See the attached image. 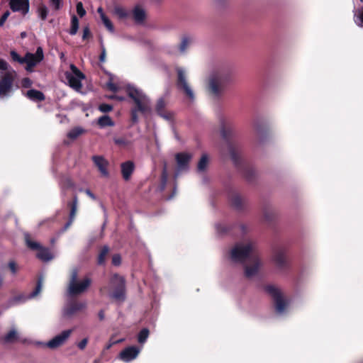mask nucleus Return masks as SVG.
I'll return each mask as SVG.
<instances>
[{
	"label": "nucleus",
	"mask_w": 363,
	"mask_h": 363,
	"mask_svg": "<svg viewBox=\"0 0 363 363\" xmlns=\"http://www.w3.org/2000/svg\"><path fill=\"white\" fill-rule=\"evenodd\" d=\"M44 58L43 50L41 47H38L35 53L28 52L24 56L25 63L28 65V67H35L37 64L40 62Z\"/></svg>",
	"instance_id": "15"
},
{
	"label": "nucleus",
	"mask_w": 363,
	"mask_h": 363,
	"mask_svg": "<svg viewBox=\"0 0 363 363\" xmlns=\"http://www.w3.org/2000/svg\"><path fill=\"white\" fill-rule=\"evenodd\" d=\"M8 267L11 270L13 275H15L18 272V267L14 261H10L8 263Z\"/></svg>",
	"instance_id": "47"
},
{
	"label": "nucleus",
	"mask_w": 363,
	"mask_h": 363,
	"mask_svg": "<svg viewBox=\"0 0 363 363\" xmlns=\"http://www.w3.org/2000/svg\"><path fill=\"white\" fill-rule=\"evenodd\" d=\"M176 70L177 72V87L182 90L191 100L194 101L195 98L194 93L188 83L185 69L182 67H177Z\"/></svg>",
	"instance_id": "9"
},
{
	"label": "nucleus",
	"mask_w": 363,
	"mask_h": 363,
	"mask_svg": "<svg viewBox=\"0 0 363 363\" xmlns=\"http://www.w3.org/2000/svg\"><path fill=\"white\" fill-rule=\"evenodd\" d=\"M162 186H161V189L162 190H163L164 188H165V186L167 184V179H168V174H167V164L164 163V167H163V169H162Z\"/></svg>",
	"instance_id": "35"
},
{
	"label": "nucleus",
	"mask_w": 363,
	"mask_h": 363,
	"mask_svg": "<svg viewBox=\"0 0 363 363\" xmlns=\"http://www.w3.org/2000/svg\"><path fill=\"white\" fill-rule=\"evenodd\" d=\"M112 263L115 266H118V265L121 264V257L120 255L116 254V255H114L113 256V257H112Z\"/></svg>",
	"instance_id": "50"
},
{
	"label": "nucleus",
	"mask_w": 363,
	"mask_h": 363,
	"mask_svg": "<svg viewBox=\"0 0 363 363\" xmlns=\"http://www.w3.org/2000/svg\"><path fill=\"white\" fill-rule=\"evenodd\" d=\"M106 86L110 91L113 92H116L119 89L118 85L113 82L112 78H111L109 81L106 83Z\"/></svg>",
	"instance_id": "42"
},
{
	"label": "nucleus",
	"mask_w": 363,
	"mask_h": 363,
	"mask_svg": "<svg viewBox=\"0 0 363 363\" xmlns=\"http://www.w3.org/2000/svg\"><path fill=\"white\" fill-rule=\"evenodd\" d=\"M272 262L279 270L286 269L289 266V262L285 250L282 248L276 249L273 252Z\"/></svg>",
	"instance_id": "13"
},
{
	"label": "nucleus",
	"mask_w": 363,
	"mask_h": 363,
	"mask_svg": "<svg viewBox=\"0 0 363 363\" xmlns=\"http://www.w3.org/2000/svg\"><path fill=\"white\" fill-rule=\"evenodd\" d=\"M208 163V157L206 154H203L201 156V157L198 163V166H197L198 171L199 172L205 171V169L207 167Z\"/></svg>",
	"instance_id": "32"
},
{
	"label": "nucleus",
	"mask_w": 363,
	"mask_h": 363,
	"mask_svg": "<svg viewBox=\"0 0 363 363\" xmlns=\"http://www.w3.org/2000/svg\"><path fill=\"white\" fill-rule=\"evenodd\" d=\"M163 0H152L155 4H160Z\"/></svg>",
	"instance_id": "63"
},
{
	"label": "nucleus",
	"mask_w": 363,
	"mask_h": 363,
	"mask_svg": "<svg viewBox=\"0 0 363 363\" xmlns=\"http://www.w3.org/2000/svg\"><path fill=\"white\" fill-rule=\"evenodd\" d=\"M16 75V73L13 69L9 70L5 73L2 79L0 80L1 94H5L11 90Z\"/></svg>",
	"instance_id": "14"
},
{
	"label": "nucleus",
	"mask_w": 363,
	"mask_h": 363,
	"mask_svg": "<svg viewBox=\"0 0 363 363\" xmlns=\"http://www.w3.org/2000/svg\"><path fill=\"white\" fill-rule=\"evenodd\" d=\"M62 0H50V5L55 11L60 10L62 7Z\"/></svg>",
	"instance_id": "38"
},
{
	"label": "nucleus",
	"mask_w": 363,
	"mask_h": 363,
	"mask_svg": "<svg viewBox=\"0 0 363 363\" xmlns=\"http://www.w3.org/2000/svg\"><path fill=\"white\" fill-rule=\"evenodd\" d=\"M10 16V12L9 11H6L4 13L2 16L0 18V27L3 26L5 21L7 20L9 16Z\"/></svg>",
	"instance_id": "52"
},
{
	"label": "nucleus",
	"mask_w": 363,
	"mask_h": 363,
	"mask_svg": "<svg viewBox=\"0 0 363 363\" xmlns=\"http://www.w3.org/2000/svg\"><path fill=\"white\" fill-rule=\"evenodd\" d=\"M99 109L101 112L108 113L113 109V106L108 104H101L99 105Z\"/></svg>",
	"instance_id": "45"
},
{
	"label": "nucleus",
	"mask_w": 363,
	"mask_h": 363,
	"mask_svg": "<svg viewBox=\"0 0 363 363\" xmlns=\"http://www.w3.org/2000/svg\"><path fill=\"white\" fill-rule=\"evenodd\" d=\"M123 341V339H121V340H115V341H111L106 347L107 349H109L112 345L116 344V343H119V342H121Z\"/></svg>",
	"instance_id": "58"
},
{
	"label": "nucleus",
	"mask_w": 363,
	"mask_h": 363,
	"mask_svg": "<svg viewBox=\"0 0 363 363\" xmlns=\"http://www.w3.org/2000/svg\"><path fill=\"white\" fill-rule=\"evenodd\" d=\"M113 141L116 145L121 147H125L130 144V142L124 138H115Z\"/></svg>",
	"instance_id": "39"
},
{
	"label": "nucleus",
	"mask_w": 363,
	"mask_h": 363,
	"mask_svg": "<svg viewBox=\"0 0 363 363\" xmlns=\"http://www.w3.org/2000/svg\"><path fill=\"white\" fill-rule=\"evenodd\" d=\"M37 13L38 17L41 18L43 21H45L48 17V9L45 5L41 4L38 6L37 9Z\"/></svg>",
	"instance_id": "34"
},
{
	"label": "nucleus",
	"mask_w": 363,
	"mask_h": 363,
	"mask_svg": "<svg viewBox=\"0 0 363 363\" xmlns=\"http://www.w3.org/2000/svg\"><path fill=\"white\" fill-rule=\"evenodd\" d=\"M78 29H79V20H78L77 17L75 15H74L72 16L71 28L69 31V33L71 35H74L77 33Z\"/></svg>",
	"instance_id": "31"
},
{
	"label": "nucleus",
	"mask_w": 363,
	"mask_h": 363,
	"mask_svg": "<svg viewBox=\"0 0 363 363\" xmlns=\"http://www.w3.org/2000/svg\"><path fill=\"white\" fill-rule=\"evenodd\" d=\"M193 41L192 36L189 35H184L181 38V42L179 45V50L181 54L186 53L188 48L190 46Z\"/></svg>",
	"instance_id": "21"
},
{
	"label": "nucleus",
	"mask_w": 363,
	"mask_h": 363,
	"mask_svg": "<svg viewBox=\"0 0 363 363\" xmlns=\"http://www.w3.org/2000/svg\"><path fill=\"white\" fill-rule=\"evenodd\" d=\"M230 258L234 262L245 264V275L247 278L255 276L262 266L254 244L250 241L236 244L231 250Z\"/></svg>",
	"instance_id": "1"
},
{
	"label": "nucleus",
	"mask_w": 363,
	"mask_h": 363,
	"mask_svg": "<svg viewBox=\"0 0 363 363\" xmlns=\"http://www.w3.org/2000/svg\"><path fill=\"white\" fill-rule=\"evenodd\" d=\"M17 338V332L15 329H12L3 337V342L4 343H11L16 341Z\"/></svg>",
	"instance_id": "29"
},
{
	"label": "nucleus",
	"mask_w": 363,
	"mask_h": 363,
	"mask_svg": "<svg viewBox=\"0 0 363 363\" xmlns=\"http://www.w3.org/2000/svg\"><path fill=\"white\" fill-rule=\"evenodd\" d=\"M33 67H28V65H27L26 67V69L28 72H32V68Z\"/></svg>",
	"instance_id": "62"
},
{
	"label": "nucleus",
	"mask_w": 363,
	"mask_h": 363,
	"mask_svg": "<svg viewBox=\"0 0 363 363\" xmlns=\"http://www.w3.org/2000/svg\"><path fill=\"white\" fill-rule=\"evenodd\" d=\"M192 154L189 152H179L175 155V160L177 164V172L175 177H177L179 172L189 170V163L192 159Z\"/></svg>",
	"instance_id": "12"
},
{
	"label": "nucleus",
	"mask_w": 363,
	"mask_h": 363,
	"mask_svg": "<svg viewBox=\"0 0 363 363\" xmlns=\"http://www.w3.org/2000/svg\"><path fill=\"white\" fill-rule=\"evenodd\" d=\"M77 196H74L73 202L71 205V211L69 213V218L71 219H74L76 212H77Z\"/></svg>",
	"instance_id": "37"
},
{
	"label": "nucleus",
	"mask_w": 363,
	"mask_h": 363,
	"mask_svg": "<svg viewBox=\"0 0 363 363\" xmlns=\"http://www.w3.org/2000/svg\"><path fill=\"white\" fill-rule=\"evenodd\" d=\"M95 166L99 170L101 174L105 177H108L109 173L108 171V162L101 155H94L91 157Z\"/></svg>",
	"instance_id": "18"
},
{
	"label": "nucleus",
	"mask_w": 363,
	"mask_h": 363,
	"mask_svg": "<svg viewBox=\"0 0 363 363\" xmlns=\"http://www.w3.org/2000/svg\"><path fill=\"white\" fill-rule=\"evenodd\" d=\"M26 96L30 100L34 101H42L45 99L43 92L35 89H30L26 92Z\"/></svg>",
	"instance_id": "22"
},
{
	"label": "nucleus",
	"mask_w": 363,
	"mask_h": 363,
	"mask_svg": "<svg viewBox=\"0 0 363 363\" xmlns=\"http://www.w3.org/2000/svg\"><path fill=\"white\" fill-rule=\"evenodd\" d=\"M24 237L28 247L33 250H38L36 256L39 259L43 262H49L53 259V255L50 250L47 247H42L40 243L31 240L28 233L24 234Z\"/></svg>",
	"instance_id": "7"
},
{
	"label": "nucleus",
	"mask_w": 363,
	"mask_h": 363,
	"mask_svg": "<svg viewBox=\"0 0 363 363\" xmlns=\"http://www.w3.org/2000/svg\"><path fill=\"white\" fill-rule=\"evenodd\" d=\"M97 12L99 13L101 18H102V16H106L103 11V9L101 7H99L97 9Z\"/></svg>",
	"instance_id": "60"
},
{
	"label": "nucleus",
	"mask_w": 363,
	"mask_h": 363,
	"mask_svg": "<svg viewBox=\"0 0 363 363\" xmlns=\"http://www.w3.org/2000/svg\"><path fill=\"white\" fill-rule=\"evenodd\" d=\"M98 125L100 126V128H105L107 126L112 127L115 125V123L110 116L104 115L99 118Z\"/></svg>",
	"instance_id": "23"
},
{
	"label": "nucleus",
	"mask_w": 363,
	"mask_h": 363,
	"mask_svg": "<svg viewBox=\"0 0 363 363\" xmlns=\"http://www.w3.org/2000/svg\"><path fill=\"white\" fill-rule=\"evenodd\" d=\"M265 291L273 298L276 312L279 315L284 314L289 306V301L283 298L279 289L268 285L265 287Z\"/></svg>",
	"instance_id": "5"
},
{
	"label": "nucleus",
	"mask_w": 363,
	"mask_h": 363,
	"mask_svg": "<svg viewBox=\"0 0 363 363\" xmlns=\"http://www.w3.org/2000/svg\"><path fill=\"white\" fill-rule=\"evenodd\" d=\"M100 45L101 49V53L99 56V61L101 62H104L106 60V49L104 45L103 40L101 38L100 39Z\"/></svg>",
	"instance_id": "44"
},
{
	"label": "nucleus",
	"mask_w": 363,
	"mask_h": 363,
	"mask_svg": "<svg viewBox=\"0 0 363 363\" xmlns=\"http://www.w3.org/2000/svg\"><path fill=\"white\" fill-rule=\"evenodd\" d=\"M72 332V329L65 330L47 342L45 345L52 350L57 349L67 341Z\"/></svg>",
	"instance_id": "10"
},
{
	"label": "nucleus",
	"mask_w": 363,
	"mask_h": 363,
	"mask_svg": "<svg viewBox=\"0 0 363 363\" xmlns=\"http://www.w3.org/2000/svg\"><path fill=\"white\" fill-rule=\"evenodd\" d=\"M84 132V130L82 128L77 127L71 130H69L67 133V138L71 140L77 139L80 135H82Z\"/></svg>",
	"instance_id": "30"
},
{
	"label": "nucleus",
	"mask_w": 363,
	"mask_h": 363,
	"mask_svg": "<svg viewBox=\"0 0 363 363\" xmlns=\"http://www.w3.org/2000/svg\"><path fill=\"white\" fill-rule=\"evenodd\" d=\"M99 318L100 320H103L105 318V315H104V311L103 310H101L99 312Z\"/></svg>",
	"instance_id": "59"
},
{
	"label": "nucleus",
	"mask_w": 363,
	"mask_h": 363,
	"mask_svg": "<svg viewBox=\"0 0 363 363\" xmlns=\"http://www.w3.org/2000/svg\"><path fill=\"white\" fill-rule=\"evenodd\" d=\"M216 228L219 234L225 233L228 231V228L225 225L222 223H218L216 225Z\"/></svg>",
	"instance_id": "48"
},
{
	"label": "nucleus",
	"mask_w": 363,
	"mask_h": 363,
	"mask_svg": "<svg viewBox=\"0 0 363 363\" xmlns=\"http://www.w3.org/2000/svg\"><path fill=\"white\" fill-rule=\"evenodd\" d=\"M133 16L137 23H142L146 17L145 9L140 6H136L133 10Z\"/></svg>",
	"instance_id": "20"
},
{
	"label": "nucleus",
	"mask_w": 363,
	"mask_h": 363,
	"mask_svg": "<svg viewBox=\"0 0 363 363\" xmlns=\"http://www.w3.org/2000/svg\"><path fill=\"white\" fill-rule=\"evenodd\" d=\"M222 135L224 138H228V135H227V130L225 129H223L222 130Z\"/></svg>",
	"instance_id": "61"
},
{
	"label": "nucleus",
	"mask_w": 363,
	"mask_h": 363,
	"mask_svg": "<svg viewBox=\"0 0 363 363\" xmlns=\"http://www.w3.org/2000/svg\"><path fill=\"white\" fill-rule=\"evenodd\" d=\"M32 84V81L28 77L23 78L21 81V85L23 87L28 88L30 87Z\"/></svg>",
	"instance_id": "49"
},
{
	"label": "nucleus",
	"mask_w": 363,
	"mask_h": 363,
	"mask_svg": "<svg viewBox=\"0 0 363 363\" xmlns=\"http://www.w3.org/2000/svg\"><path fill=\"white\" fill-rule=\"evenodd\" d=\"M11 56L13 61H16L20 64L25 63L24 57H21L14 50L11 51Z\"/></svg>",
	"instance_id": "40"
},
{
	"label": "nucleus",
	"mask_w": 363,
	"mask_h": 363,
	"mask_svg": "<svg viewBox=\"0 0 363 363\" xmlns=\"http://www.w3.org/2000/svg\"><path fill=\"white\" fill-rule=\"evenodd\" d=\"M88 343V338L85 337L82 339L78 344L77 347L80 350H84L85 347H86Z\"/></svg>",
	"instance_id": "51"
},
{
	"label": "nucleus",
	"mask_w": 363,
	"mask_h": 363,
	"mask_svg": "<svg viewBox=\"0 0 363 363\" xmlns=\"http://www.w3.org/2000/svg\"><path fill=\"white\" fill-rule=\"evenodd\" d=\"M74 219H71V218H69V220L66 223L64 228H62V231H65L72 223Z\"/></svg>",
	"instance_id": "56"
},
{
	"label": "nucleus",
	"mask_w": 363,
	"mask_h": 363,
	"mask_svg": "<svg viewBox=\"0 0 363 363\" xmlns=\"http://www.w3.org/2000/svg\"><path fill=\"white\" fill-rule=\"evenodd\" d=\"M127 93L135 104L130 110L131 121L133 123H137L139 121L138 113H140L143 116L150 113V100L142 90L130 85L127 86Z\"/></svg>",
	"instance_id": "2"
},
{
	"label": "nucleus",
	"mask_w": 363,
	"mask_h": 363,
	"mask_svg": "<svg viewBox=\"0 0 363 363\" xmlns=\"http://www.w3.org/2000/svg\"><path fill=\"white\" fill-rule=\"evenodd\" d=\"M76 9H77V12L80 17H83L86 14V11L84 9L83 4L81 1L77 2Z\"/></svg>",
	"instance_id": "46"
},
{
	"label": "nucleus",
	"mask_w": 363,
	"mask_h": 363,
	"mask_svg": "<svg viewBox=\"0 0 363 363\" xmlns=\"http://www.w3.org/2000/svg\"><path fill=\"white\" fill-rule=\"evenodd\" d=\"M9 68V64L3 59H0V70H7Z\"/></svg>",
	"instance_id": "53"
},
{
	"label": "nucleus",
	"mask_w": 363,
	"mask_h": 363,
	"mask_svg": "<svg viewBox=\"0 0 363 363\" xmlns=\"http://www.w3.org/2000/svg\"><path fill=\"white\" fill-rule=\"evenodd\" d=\"M85 193L86 194L89 196L91 199L93 200H96V196L89 190V189H86L85 190Z\"/></svg>",
	"instance_id": "57"
},
{
	"label": "nucleus",
	"mask_w": 363,
	"mask_h": 363,
	"mask_svg": "<svg viewBox=\"0 0 363 363\" xmlns=\"http://www.w3.org/2000/svg\"><path fill=\"white\" fill-rule=\"evenodd\" d=\"M89 35H91L90 30L88 26L84 27L83 28V35H82V39L85 40L86 39Z\"/></svg>",
	"instance_id": "54"
},
{
	"label": "nucleus",
	"mask_w": 363,
	"mask_h": 363,
	"mask_svg": "<svg viewBox=\"0 0 363 363\" xmlns=\"http://www.w3.org/2000/svg\"><path fill=\"white\" fill-rule=\"evenodd\" d=\"M41 288H42V281L40 279H39L38 281L35 289L30 294L29 298H33L35 296H37L40 293Z\"/></svg>",
	"instance_id": "43"
},
{
	"label": "nucleus",
	"mask_w": 363,
	"mask_h": 363,
	"mask_svg": "<svg viewBox=\"0 0 363 363\" xmlns=\"http://www.w3.org/2000/svg\"><path fill=\"white\" fill-rule=\"evenodd\" d=\"M109 252V247L107 245H104L98 256L97 263L99 265H104L106 263V257Z\"/></svg>",
	"instance_id": "24"
},
{
	"label": "nucleus",
	"mask_w": 363,
	"mask_h": 363,
	"mask_svg": "<svg viewBox=\"0 0 363 363\" xmlns=\"http://www.w3.org/2000/svg\"><path fill=\"white\" fill-rule=\"evenodd\" d=\"M149 336V330L147 328L142 329L138 335V341L140 344H144Z\"/></svg>",
	"instance_id": "33"
},
{
	"label": "nucleus",
	"mask_w": 363,
	"mask_h": 363,
	"mask_svg": "<svg viewBox=\"0 0 363 363\" xmlns=\"http://www.w3.org/2000/svg\"><path fill=\"white\" fill-rule=\"evenodd\" d=\"M230 81V76L228 72L223 70L214 71L208 77L207 91L214 99H219L223 94Z\"/></svg>",
	"instance_id": "3"
},
{
	"label": "nucleus",
	"mask_w": 363,
	"mask_h": 363,
	"mask_svg": "<svg viewBox=\"0 0 363 363\" xmlns=\"http://www.w3.org/2000/svg\"><path fill=\"white\" fill-rule=\"evenodd\" d=\"M165 106V104L163 99H160L157 101V106H156V111L157 113L162 118H165L166 120H170L171 119V115L169 113H164L163 112V109Z\"/></svg>",
	"instance_id": "25"
},
{
	"label": "nucleus",
	"mask_w": 363,
	"mask_h": 363,
	"mask_svg": "<svg viewBox=\"0 0 363 363\" xmlns=\"http://www.w3.org/2000/svg\"><path fill=\"white\" fill-rule=\"evenodd\" d=\"M229 150L232 160L235 164H238L239 162V156L232 146L229 147Z\"/></svg>",
	"instance_id": "41"
},
{
	"label": "nucleus",
	"mask_w": 363,
	"mask_h": 363,
	"mask_svg": "<svg viewBox=\"0 0 363 363\" xmlns=\"http://www.w3.org/2000/svg\"><path fill=\"white\" fill-rule=\"evenodd\" d=\"M121 167L123 178L125 181L129 180L135 169L134 163L132 161H127L122 163Z\"/></svg>",
	"instance_id": "19"
},
{
	"label": "nucleus",
	"mask_w": 363,
	"mask_h": 363,
	"mask_svg": "<svg viewBox=\"0 0 363 363\" xmlns=\"http://www.w3.org/2000/svg\"><path fill=\"white\" fill-rule=\"evenodd\" d=\"M9 6L13 12H21L23 15L29 11L28 0H9Z\"/></svg>",
	"instance_id": "17"
},
{
	"label": "nucleus",
	"mask_w": 363,
	"mask_h": 363,
	"mask_svg": "<svg viewBox=\"0 0 363 363\" xmlns=\"http://www.w3.org/2000/svg\"><path fill=\"white\" fill-rule=\"evenodd\" d=\"M108 98L109 99H116V100L121 101L125 100V97L124 96H118V95H116V94L110 95V96H108Z\"/></svg>",
	"instance_id": "55"
},
{
	"label": "nucleus",
	"mask_w": 363,
	"mask_h": 363,
	"mask_svg": "<svg viewBox=\"0 0 363 363\" xmlns=\"http://www.w3.org/2000/svg\"><path fill=\"white\" fill-rule=\"evenodd\" d=\"M91 279L86 277L82 280L78 279V269H73L69 281L67 286V292L69 296H74L84 293L91 286Z\"/></svg>",
	"instance_id": "4"
},
{
	"label": "nucleus",
	"mask_w": 363,
	"mask_h": 363,
	"mask_svg": "<svg viewBox=\"0 0 363 363\" xmlns=\"http://www.w3.org/2000/svg\"><path fill=\"white\" fill-rule=\"evenodd\" d=\"M354 21L357 26L363 28V7L354 11Z\"/></svg>",
	"instance_id": "27"
},
{
	"label": "nucleus",
	"mask_w": 363,
	"mask_h": 363,
	"mask_svg": "<svg viewBox=\"0 0 363 363\" xmlns=\"http://www.w3.org/2000/svg\"><path fill=\"white\" fill-rule=\"evenodd\" d=\"M104 25L108 29V30L111 33H114V27L111 23V21L108 19L107 16H102L101 18Z\"/></svg>",
	"instance_id": "36"
},
{
	"label": "nucleus",
	"mask_w": 363,
	"mask_h": 363,
	"mask_svg": "<svg viewBox=\"0 0 363 363\" xmlns=\"http://www.w3.org/2000/svg\"><path fill=\"white\" fill-rule=\"evenodd\" d=\"M110 284L114 289V292L111 296L119 303L123 302L125 299L124 278L118 274H114L111 278Z\"/></svg>",
	"instance_id": "6"
},
{
	"label": "nucleus",
	"mask_w": 363,
	"mask_h": 363,
	"mask_svg": "<svg viewBox=\"0 0 363 363\" xmlns=\"http://www.w3.org/2000/svg\"><path fill=\"white\" fill-rule=\"evenodd\" d=\"M86 308V301H74L68 303L63 309V315L70 318Z\"/></svg>",
	"instance_id": "11"
},
{
	"label": "nucleus",
	"mask_w": 363,
	"mask_h": 363,
	"mask_svg": "<svg viewBox=\"0 0 363 363\" xmlns=\"http://www.w3.org/2000/svg\"><path fill=\"white\" fill-rule=\"evenodd\" d=\"M70 72H66L65 75L70 87L76 91H79L82 87V81L85 75L74 65L71 64Z\"/></svg>",
	"instance_id": "8"
},
{
	"label": "nucleus",
	"mask_w": 363,
	"mask_h": 363,
	"mask_svg": "<svg viewBox=\"0 0 363 363\" xmlns=\"http://www.w3.org/2000/svg\"><path fill=\"white\" fill-rule=\"evenodd\" d=\"M140 348L136 346H130L125 348L119 354V357L125 362H129L135 359L139 354Z\"/></svg>",
	"instance_id": "16"
},
{
	"label": "nucleus",
	"mask_w": 363,
	"mask_h": 363,
	"mask_svg": "<svg viewBox=\"0 0 363 363\" xmlns=\"http://www.w3.org/2000/svg\"><path fill=\"white\" fill-rule=\"evenodd\" d=\"M113 13L119 19H125L129 16V11L121 6H116L113 9Z\"/></svg>",
	"instance_id": "26"
},
{
	"label": "nucleus",
	"mask_w": 363,
	"mask_h": 363,
	"mask_svg": "<svg viewBox=\"0 0 363 363\" xmlns=\"http://www.w3.org/2000/svg\"><path fill=\"white\" fill-rule=\"evenodd\" d=\"M3 284V278L2 276L0 274V287L2 286Z\"/></svg>",
	"instance_id": "64"
},
{
	"label": "nucleus",
	"mask_w": 363,
	"mask_h": 363,
	"mask_svg": "<svg viewBox=\"0 0 363 363\" xmlns=\"http://www.w3.org/2000/svg\"><path fill=\"white\" fill-rule=\"evenodd\" d=\"M230 202L236 209H240L242 207L243 200L238 194H233L230 197Z\"/></svg>",
	"instance_id": "28"
}]
</instances>
